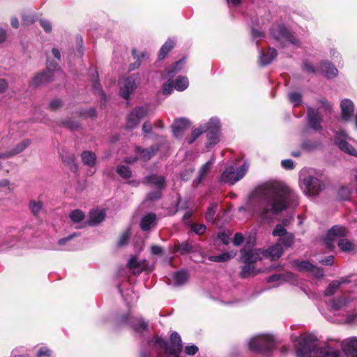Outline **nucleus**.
<instances>
[{
	"mask_svg": "<svg viewBox=\"0 0 357 357\" xmlns=\"http://www.w3.org/2000/svg\"><path fill=\"white\" fill-rule=\"evenodd\" d=\"M249 349L253 352L265 354L273 350L276 345L274 336L261 333L252 337L248 342Z\"/></svg>",
	"mask_w": 357,
	"mask_h": 357,
	"instance_id": "nucleus-5",
	"label": "nucleus"
},
{
	"mask_svg": "<svg viewBox=\"0 0 357 357\" xmlns=\"http://www.w3.org/2000/svg\"><path fill=\"white\" fill-rule=\"evenodd\" d=\"M316 341L313 335L301 337L297 345V357H340V353L331 347L318 348Z\"/></svg>",
	"mask_w": 357,
	"mask_h": 357,
	"instance_id": "nucleus-3",
	"label": "nucleus"
},
{
	"mask_svg": "<svg viewBox=\"0 0 357 357\" xmlns=\"http://www.w3.org/2000/svg\"><path fill=\"white\" fill-rule=\"evenodd\" d=\"M155 220V215L153 213H150L145 215L141 221V228L144 231H147L153 225Z\"/></svg>",
	"mask_w": 357,
	"mask_h": 357,
	"instance_id": "nucleus-30",
	"label": "nucleus"
},
{
	"mask_svg": "<svg viewBox=\"0 0 357 357\" xmlns=\"http://www.w3.org/2000/svg\"><path fill=\"white\" fill-rule=\"evenodd\" d=\"M31 144V140L25 139L16 144L13 148L0 153V159H6L13 157L23 152Z\"/></svg>",
	"mask_w": 357,
	"mask_h": 357,
	"instance_id": "nucleus-15",
	"label": "nucleus"
},
{
	"mask_svg": "<svg viewBox=\"0 0 357 357\" xmlns=\"http://www.w3.org/2000/svg\"><path fill=\"white\" fill-rule=\"evenodd\" d=\"M153 126L149 122L146 121L142 126L143 135L145 137H149L152 134Z\"/></svg>",
	"mask_w": 357,
	"mask_h": 357,
	"instance_id": "nucleus-50",
	"label": "nucleus"
},
{
	"mask_svg": "<svg viewBox=\"0 0 357 357\" xmlns=\"http://www.w3.org/2000/svg\"><path fill=\"white\" fill-rule=\"evenodd\" d=\"M206 229V227L204 225H195L192 226L193 231L199 235L204 234Z\"/></svg>",
	"mask_w": 357,
	"mask_h": 357,
	"instance_id": "nucleus-55",
	"label": "nucleus"
},
{
	"mask_svg": "<svg viewBox=\"0 0 357 357\" xmlns=\"http://www.w3.org/2000/svg\"><path fill=\"white\" fill-rule=\"evenodd\" d=\"M243 240L244 238L243 235L240 233H236L234 236L233 243L235 245L238 246L243 243Z\"/></svg>",
	"mask_w": 357,
	"mask_h": 357,
	"instance_id": "nucleus-60",
	"label": "nucleus"
},
{
	"mask_svg": "<svg viewBox=\"0 0 357 357\" xmlns=\"http://www.w3.org/2000/svg\"><path fill=\"white\" fill-rule=\"evenodd\" d=\"M321 73L328 78H333L337 76V69L330 62L326 61L320 64L319 67Z\"/></svg>",
	"mask_w": 357,
	"mask_h": 357,
	"instance_id": "nucleus-19",
	"label": "nucleus"
},
{
	"mask_svg": "<svg viewBox=\"0 0 357 357\" xmlns=\"http://www.w3.org/2000/svg\"><path fill=\"white\" fill-rule=\"evenodd\" d=\"M277 56L275 49L269 48L267 52H262L259 56V63L262 66L269 64Z\"/></svg>",
	"mask_w": 357,
	"mask_h": 357,
	"instance_id": "nucleus-24",
	"label": "nucleus"
},
{
	"mask_svg": "<svg viewBox=\"0 0 357 357\" xmlns=\"http://www.w3.org/2000/svg\"><path fill=\"white\" fill-rule=\"evenodd\" d=\"M348 234L347 229L340 225L333 226L327 233L323 240V244L326 248L332 250L335 248V243L337 241V245L343 252L356 251V245L351 241L344 238Z\"/></svg>",
	"mask_w": 357,
	"mask_h": 357,
	"instance_id": "nucleus-4",
	"label": "nucleus"
},
{
	"mask_svg": "<svg viewBox=\"0 0 357 357\" xmlns=\"http://www.w3.org/2000/svg\"><path fill=\"white\" fill-rule=\"evenodd\" d=\"M52 351L47 347H41L38 352L37 353V357H42L43 356H46L50 357L51 356Z\"/></svg>",
	"mask_w": 357,
	"mask_h": 357,
	"instance_id": "nucleus-58",
	"label": "nucleus"
},
{
	"mask_svg": "<svg viewBox=\"0 0 357 357\" xmlns=\"http://www.w3.org/2000/svg\"><path fill=\"white\" fill-rule=\"evenodd\" d=\"M347 281L346 279L342 278L339 280H334L332 282H331L327 287V289L324 291V296H330L333 295L340 288V286L342 284L346 283Z\"/></svg>",
	"mask_w": 357,
	"mask_h": 357,
	"instance_id": "nucleus-27",
	"label": "nucleus"
},
{
	"mask_svg": "<svg viewBox=\"0 0 357 357\" xmlns=\"http://www.w3.org/2000/svg\"><path fill=\"white\" fill-rule=\"evenodd\" d=\"M82 161L84 165L93 167L96 162V156L94 153L85 151L82 154Z\"/></svg>",
	"mask_w": 357,
	"mask_h": 357,
	"instance_id": "nucleus-28",
	"label": "nucleus"
},
{
	"mask_svg": "<svg viewBox=\"0 0 357 357\" xmlns=\"http://www.w3.org/2000/svg\"><path fill=\"white\" fill-rule=\"evenodd\" d=\"M15 241L16 239L14 237H6L0 240V252L13 247Z\"/></svg>",
	"mask_w": 357,
	"mask_h": 357,
	"instance_id": "nucleus-35",
	"label": "nucleus"
},
{
	"mask_svg": "<svg viewBox=\"0 0 357 357\" xmlns=\"http://www.w3.org/2000/svg\"><path fill=\"white\" fill-rule=\"evenodd\" d=\"M301 187L308 196L317 195L324 188V183L315 176L307 175L301 180Z\"/></svg>",
	"mask_w": 357,
	"mask_h": 357,
	"instance_id": "nucleus-8",
	"label": "nucleus"
},
{
	"mask_svg": "<svg viewBox=\"0 0 357 357\" xmlns=\"http://www.w3.org/2000/svg\"><path fill=\"white\" fill-rule=\"evenodd\" d=\"M194 250V248L188 242L181 243L178 248V252L181 254H185Z\"/></svg>",
	"mask_w": 357,
	"mask_h": 357,
	"instance_id": "nucleus-47",
	"label": "nucleus"
},
{
	"mask_svg": "<svg viewBox=\"0 0 357 357\" xmlns=\"http://www.w3.org/2000/svg\"><path fill=\"white\" fill-rule=\"evenodd\" d=\"M294 243V236L293 234H286L285 236L278 239V243L285 248L291 247Z\"/></svg>",
	"mask_w": 357,
	"mask_h": 357,
	"instance_id": "nucleus-38",
	"label": "nucleus"
},
{
	"mask_svg": "<svg viewBox=\"0 0 357 357\" xmlns=\"http://www.w3.org/2000/svg\"><path fill=\"white\" fill-rule=\"evenodd\" d=\"M119 83H122L123 84H127L129 86H131L132 89H136L137 84H139V79L137 75H132L130 77H127L125 78H122Z\"/></svg>",
	"mask_w": 357,
	"mask_h": 357,
	"instance_id": "nucleus-34",
	"label": "nucleus"
},
{
	"mask_svg": "<svg viewBox=\"0 0 357 357\" xmlns=\"http://www.w3.org/2000/svg\"><path fill=\"white\" fill-rule=\"evenodd\" d=\"M135 153L137 156L135 157H127L124 158L123 161L126 163L133 164L136 162L137 160H140L144 162H146L149 160L155 154L154 150L151 149H141L140 147H137L135 149Z\"/></svg>",
	"mask_w": 357,
	"mask_h": 357,
	"instance_id": "nucleus-14",
	"label": "nucleus"
},
{
	"mask_svg": "<svg viewBox=\"0 0 357 357\" xmlns=\"http://www.w3.org/2000/svg\"><path fill=\"white\" fill-rule=\"evenodd\" d=\"M297 266L301 271H312L314 265L309 261H302L297 263Z\"/></svg>",
	"mask_w": 357,
	"mask_h": 357,
	"instance_id": "nucleus-49",
	"label": "nucleus"
},
{
	"mask_svg": "<svg viewBox=\"0 0 357 357\" xmlns=\"http://www.w3.org/2000/svg\"><path fill=\"white\" fill-rule=\"evenodd\" d=\"M271 33L277 40H286L295 47L300 45L299 40L284 26L275 25L271 28Z\"/></svg>",
	"mask_w": 357,
	"mask_h": 357,
	"instance_id": "nucleus-11",
	"label": "nucleus"
},
{
	"mask_svg": "<svg viewBox=\"0 0 357 357\" xmlns=\"http://www.w3.org/2000/svg\"><path fill=\"white\" fill-rule=\"evenodd\" d=\"M346 305V301L343 298L333 300L331 302V307L333 310H338Z\"/></svg>",
	"mask_w": 357,
	"mask_h": 357,
	"instance_id": "nucleus-44",
	"label": "nucleus"
},
{
	"mask_svg": "<svg viewBox=\"0 0 357 357\" xmlns=\"http://www.w3.org/2000/svg\"><path fill=\"white\" fill-rule=\"evenodd\" d=\"M105 218V213L102 210L91 211L89 214V224L91 226L96 225L102 222Z\"/></svg>",
	"mask_w": 357,
	"mask_h": 357,
	"instance_id": "nucleus-23",
	"label": "nucleus"
},
{
	"mask_svg": "<svg viewBox=\"0 0 357 357\" xmlns=\"http://www.w3.org/2000/svg\"><path fill=\"white\" fill-rule=\"evenodd\" d=\"M39 23L46 33H50L52 31V24L50 21L45 19H41Z\"/></svg>",
	"mask_w": 357,
	"mask_h": 357,
	"instance_id": "nucleus-51",
	"label": "nucleus"
},
{
	"mask_svg": "<svg viewBox=\"0 0 357 357\" xmlns=\"http://www.w3.org/2000/svg\"><path fill=\"white\" fill-rule=\"evenodd\" d=\"M188 279V274L187 272L181 271L174 273V283L176 286L183 284L187 282Z\"/></svg>",
	"mask_w": 357,
	"mask_h": 357,
	"instance_id": "nucleus-31",
	"label": "nucleus"
},
{
	"mask_svg": "<svg viewBox=\"0 0 357 357\" xmlns=\"http://www.w3.org/2000/svg\"><path fill=\"white\" fill-rule=\"evenodd\" d=\"M84 213L79 209L73 210L69 214L70 219L75 223L80 222L84 219Z\"/></svg>",
	"mask_w": 357,
	"mask_h": 357,
	"instance_id": "nucleus-37",
	"label": "nucleus"
},
{
	"mask_svg": "<svg viewBox=\"0 0 357 357\" xmlns=\"http://www.w3.org/2000/svg\"><path fill=\"white\" fill-rule=\"evenodd\" d=\"M62 105V102L60 100H53L50 103V107L54 110L59 108Z\"/></svg>",
	"mask_w": 357,
	"mask_h": 357,
	"instance_id": "nucleus-63",
	"label": "nucleus"
},
{
	"mask_svg": "<svg viewBox=\"0 0 357 357\" xmlns=\"http://www.w3.org/2000/svg\"><path fill=\"white\" fill-rule=\"evenodd\" d=\"M63 162H65L68 166V168L72 172H76L77 171V165L75 162V158L73 155H69L66 158H62Z\"/></svg>",
	"mask_w": 357,
	"mask_h": 357,
	"instance_id": "nucleus-43",
	"label": "nucleus"
},
{
	"mask_svg": "<svg viewBox=\"0 0 357 357\" xmlns=\"http://www.w3.org/2000/svg\"><path fill=\"white\" fill-rule=\"evenodd\" d=\"M248 169V165L244 163L240 168L229 167L226 168L220 176L222 181L229 184H234L241 179Z\"/></svg>",
	"mask_w": 357,
	"mask_h": 357,
	"instance_id": "nucleus-9",
	"label": "nucleus"
},
{
	"mask_svg": "<svg viewBox=\"0 0 357 357\" xmlns=\"http://www.w3.org/2000/svg\"><path fill=\"white\" fill-rule=\"evenodd\" d=\"M347 137V135L344 132H341L335 137V143L338 147L344 152L355 156L357 158V150L355 149L351 144H349L346 140L341 137Z\"/></svg>",
	"mask_w": 357,
	"mask_h": 357,
	"instance_id": "nucleus-16",
	"label": "nucleus"
},
{
	"mask_svg": "<svg viewBox=\"0 0 357 357\" xmlns=\"http://www.w3.org/2000/svg\"><path fill=\"white\" fill-rule=\"evenodd\" d=\"M128 266L129 268H136L139 266V263L137 261V259L134 257H131L128 263Z\"/></svg>",
	"mask_w": 357,
	"mask_h": 357,
	"instance_id": "nucleus-64",
	"label": "nucleus"
},
{
	"mask_svg": "<svg viewBox=\"0 0 357 357\" xmlns=\"http://www.w3.org/2000/svg\"><path fill=\"white\" fill-rule=\"evenodd\" d=\"M258 273L252 264H245L241 271L242 278H248L250 275H256Z\"/></svg>",
	"mask_w": 357,
	"mask_h": 357,
	"instance_id": "nucleus-32",
	"label": "nucleus"
},
{
	"mask_svg": "<svg viewBox=\"0 0 357 357\" xmlns=\"http://www.w3.org/2000/svg\"><path fill=\"white\" fill-rule=\"evenodd\" d=\"M188 121L183 118L175 120L172 125V131L174 135L176 137L181 136L182 132L188 126Z\"/></svg>",
	"mask_w": 357,
	"mask_h": 357,
	"instance_id": "nucleus-22",
	"label": "nucleus"
},
{
	"mask_svg": "<svg viewBox=\"0 0 357 357\" xmlns=\"http://www.w3.org/2000/svg\"><path fill=\"white\" fill-rule=\"evenodd\" d=\"M320 106L317 110L309 107L307 110V116L309 119V124L312 128L315 130H319L321 128L320 123L322 119L320 114L322 112L329 113L331 110V105L326 100H321Z\"/></svg>",
	"mask_w": 357,
	"mask_h": 357,
	"instance_id": "nucleus-7",
	"label": "nucleus"
},
{
	"mask_svg": "<svg viewBox=\"0 0 357 357\" xmlns=\"http://www.w3.org/2000/svg\"><path fill=\"white\" fill-rule=\"evenodd\" d=\"M130 237V232L129 230H126L120 236V238L118 242V245L121 246V247L126 245L128 243Z\"/></svg>",
	"mask_w": 357,
	"mask_h": 357,
	"instance_id": "nucleus-48",
	"label": "nucleus"
},
{
	"mask_svg": "<svg viewBox=\"0 0 357 357\" xmlns=\"http://www.w3.org/2000/svg\"><path fill=\"white\" fill-rule=\"evenodd\" d=\"M116 172L120 176L124 178H129L132 176V171L130 168L126 165L117 166Z\"/></svg>",
	"mask_w": 357,
	"mask_h": 357,
	"instance_id": "nucleus-39",
	"label": "nucleus"
},
{
	"mask_svg": "<svg viewBox=\"0 0 357 357\" xmlns=\"http://www.w3.org/2000/svg\"><path fill=\"white\" fill-rule=\"evenodd\" d=\"M175 45L176 40L173 38H169L161 47L158 54V59H164L167 54L174 47Z\"/></svg>",
	"mask_w": 357,
	"mask_h": 357,
	"instance_id": "nucleus-26",
	"label": "nucleus"
},
{
	"mask_svg": "<svg viewBox=\"0 0 357 357\" xmlns=\"http://www.w3.org/2000/svg\"><path fill=\"white\" fill-rule=\"evenodd\" d=\"M34 22V17L31 15H23L22 24L29 26Z\"/></svg>",
	"mask_w": 357,
	"mask_h": 357,
	"instance_id": "nucleus-54",
	"label": "nucleus"
},
{
	"mask_svg": "<svg viewBox=\"0 0 357 357\" xmlns=\"http://www.w3.org/2000/svg\"><path fill=\"white\" fill-rule=\"evenodd\" d=\"M198 351V347L195 345L186 346L185 348V352L188 355H194Z\"/></svg>",
	"mask_w": 357,
	"mask_h": 357,
	"instance_id": "nucleus-59",
	"label": "nucleus"
},
{
	"mask_svg": "<svg viewBox=\"0 0 357 357\" xmlns=\"http://www.w3.org/2000/svg\"><path fill=\"white\" fill-rule=\"evenodd\" d=\"M220 128V121L216 118H211L210 121L206 124L205 132L208 137V145L215 144L218 141V132Z\"/></svg>",
	"mask_w": 357,
	"mask_h": 357,
	"instance_id": "nucleus-13",
	"label": "nucleus"
},
{
	"mask_svg": "<svg viewBox=\"0 0 357 357\" xmlns=\"http://www.w3.org/2000/svg\"><path fill=\"white\" fill-rule=\"evenodd\" d=\"M213 163H214V159L211 158L210 160H208L204 165H203L200 167V169L198 172V176L194 182L196 183L197 184L201 183L202 181H203V179L206 176V175L211 170Z\"/></svg>",
	"mask_w": 357,
	"mask_h": 357,
	"instance_id": "nucleus-21",
	"label": "nucleus"
},
{
	"mask_svg": "<svg viewBox=\"0 0 357 357\" xmlns=\"http://www.w3.org/2000/svg\"><path fill=\"white\" fill-rule=\"evenodd\" d=\"M119 90L121 96L126 100H129L130 96L135 91V89H132L131 86L127 84H123L122 83H119Z\"/></svg>",
	"mask_w": 357,
	"mask_h": 357,
	"instance_id": "nucleus-33",
	"label": "nucleus"
},
{
	"mask_svg": "<svg viewBox=\"0 0 357 357\" xmlns=\"http://www.w3.org/2000/svg\"><path fill=\"white\" fill-rule=\"evenodd\" d=\"M174 87L172 82L169 81L168 83L165 84L162 89V92L165 95H169L172 91Z\"/></svg>",
	"mask_w": 357,
	"mask_h": 357,
	"instance_id": "nucleus-57",
	"label": "nucleus"
},
{
	"mask_svg": "<svg viewBox=\"0 0 357 357\" xmlns=\"http://www.w3.org/2000/svg\"><path fill=\"white\" fill-rule=\"evenodd\" d=\"M252 197L259 202L263 217L268 212L275 213L298 204L297 195L284 183L275 181L257 187Z\"/></svg>",
	"mask_w": 357,
	"mask_h": 357,
	"instance_id": "nucleus-1",
	"label": "nucleus"
},
{
	"mask_svg": "<svg viewBox=\"0 0 357 357\" xmlns=\"http://www.w3.org/2000/svg\"><path fill=\"white\" fill-rule=\"evenodd\" d=\"M215 213V211L214 207H211L208 209L207 212L206 213V219L207 221H213L214 218V215Z\"/></svg>",
	"mask_w": 357,
	"mask_h": 357,
	"instance_id": "nucleus-61",
	"label": "nucleus"
},
{
	"mask_svg": "<svg viewBox=\"0 0 357 357\" xmlns=\"http://www.w3.org/2000/svg\"><path fill=\"white\" fill-rule=\"evenodd\" d=\"M206 125L201 126L199 128L195 129L192 132L191 137L188 139V144H192L202 133L205 132Z\"/></svg>",
	"mask_w": 357,
	"mask_h": 357,
	"instance_id": "nucleus-41",
	"label": "nucleus"
},
{
	"mask_svg": "<svg viewBox=\"0 0 357 357\" xmlns=\"http://www.w3.org/2000/svg\"><path fill=\"white\" fill-rule=\"evenodd\" d=\"M63 124L68 128L73 130H76L79 127V123L78 121H74V120L67 121L66 122H63Z\"/></svg>",
	"mask_w": 357,
	"mask_h": 357,
	"instance_id": "nucleus-52",
	"label": "nucleus"
},
{
	"mask_svg": "<svg viewBox=\"0 0 357 357\" xmlns=\"http://www.w3.org/2000/svg\"><path fill=\"white\" fill-rule=\"evenodd\" d=\"M351 194V190L348 187H342L338 190V197L342 200L349 199Z\"/></svg>",
	"mask_w": 357,
	"mask_h": 357,
	"instance_id": "nucleus-42",
	"label": "nucleus"
},
{
	"mask_svg": "<svg viewBox=\"0 0 357 357\" xmlns=\"http://www.w3.org/2000/svg\"><path fill=\"white\" fill-rule=\"evenodd\" d=\"M158 347L164 349L167 353L176 355L182 350L181 338L177 333H172L170 337V343L167 344L158 337Z\"/></svg>",
	"mask_w": 357,
	"mask_h": 357,
	"instance_id": "nucleus-10",
	"label": "nucleus"
},
{
	"mask_svg": "<svg viewBox=\"0 0 357 357\" xmlns=\"http://www.w3.org/2000/svg\"><path fill=\"white\" fill-rule=\"evenodd\" d=\"M342 349L347 357H357V337L344 340L342 342Z\"/></svg>",
	"mask_w": 357,
	"mask_h": 357,
	"instance_id": "nucleus-17",
	"label": "nucleus"
},
{
	"mask_svg": "<svg viewBox=\"0 0 357 357\" xmlns=\"http://www.w3.org/2000/svg\"><path fill=\"white\" fill-rule=\"evenodd\" d=\"M174 89L178 91L185 90L189 86V81L186 77L178 76L175 80L172 81Z\"/></svg>",
	"mask_w": 357,
	"mask_h": 357,
	"instance_id": "nucleus-29",
	"label": "nucleus"
},
{
	"mask_svg": "<svg viewBox=\"0 0 357 357\" xmlns=\"http://www.w3.org/2000/svg\"><path fill=\"white\" fill-rule=\"evenodd\" d=\"M121 324H128L138 334L144 339L142 341V349L141 357H151L156 352V337L155 333L151 337H146L150 334V329L148 322L142 317H135L129 313L120 318Z\"/></svg>",
	"mask_w": 357,
	"mask_h": 357,
	"instance_id": "nucleus-2",
	"label": "nucleus"
},
{
	"mask_svg": "<svg viewBox=\"0 0 357 357\" xmlns=\"http://www.w3.org/2000/svg\"><path fill=\"white\" fill-rule=\"evenodd\" d=\"M282 167L286 169H292L294 167V164L292 160H284L281 162Z\"/></svg>",
	"mask_w": 357,
	"mask_h": 357,
	"instance_id": "nucleus-56",
	"label": "nucleus"
},
{
	"mask_svg": "<svg viewBox=\"0 0 357 357\" xmlns=\"http://www.w3.org/2000/svg\"><path fill=\"white\" fill-rule=\"evenodd\" d=\"M254 244L250 237V241L246 242L245 247L241 250V260L245 264H253L258 260L265 258L266 253L261 249L253 248Z\"/></svg>",
	"mask_w": 357,
	"mask_h": 357,
	"instance_id": "nucleus-6",
	"label": "nucleus"
},
{
	"mask_svg": "<svg viewBox=\"0 0 357 357\" xmlns=\"http://www.w3.org/2000/svg\"><path fill=\"white\" fill-rule=\"evenodd\" d=\"M235 256V253L229 254V253H223L218 256H213L211 257V259L214 261H226L229 259L234 257Z\"/></svg>",
	"mask_w": 357,
	"mask_h": 357,
	"instance_id": "nucleus-45",
	"label": "nucleus"
},
{
	"mask_svg": "<svg viewBox=\"0 0 357 357\" xmlns=\"http://www.w3.org/2000/svg\"><path fill=\"white\" fill-rule=\"evenodd\" d=\"M29 207L31 213L34 216H37L42 210L43 202L40 201L31 200L29 203Z\"/></svg>",
	"mask_w": 357,
	"mask_h": 357,
	"instance_id": "nucleus-36",
	"label": "nucleus"
},
{
	"mask_svg": "<svg viewBox=\"0 0 357 357\" xmlns=\"http://www.w3.org/2000/svg\"><path fill=\"white\" fill-rule=\"evenodd\" d=\"M341 114L343 120L351 121L354 115V102L348 98L343 99L340 102Z\"/></svg>",
	"mask_w": 357,
	"mask_h": 357,
	"instance_id": "nucleus-18",
	"label": "nucleus"
},
{
	"mask_svg": "<svg viewBox=\"0 0 357 357\" xmlns=\"http://www.w3.org/2000/svg\"><path fill=\"white\" fill-rule=\"evenodd\" d=\"M47 81H49V79L47 78V75L46 73H43L38 75L34 79V82L36 84H40Z\"/></svg>",
	"mask_w": 357,
	"mask_h": 357,
	"instance_id": "nucleus-53",
	"label": "nucleus"
},
{
	"mask_svg": "<svg viewBox=\"0 0 357 357\" xmlns=\"http://www.w3.org/2000/svg\"><path fill=\"white\" fill-rule=\"evenodd\" d=\"M148 113L149 109L146 106L135 107L127 116L126 126L130 129L135 128L141 119L148 115Z\"/></svg>",
	"mask_w": 357,
	"mask_h": 357,
	"instance_id": "nucleus-12",
	"label": "nucleus"
},
{
	"mask_svg": "<svg viewBox=\"0 0 357 357\" xmlns=\"http://www.w3.org/2000/svg\"><path fill=\"white\" fill-rule=\"evenodd\" d=\"M289 98L290 102L294 104V105L298 106L302 100L301 95L296 92H291L289 94Z\"/></svg>",
	"mask_w": 357,
	"mask_h": 357,
	"instance_id": "nucleus-46",
	"label": "nucleus"
},
{
	"mask_svg": "<svg viewBox=\"0 0 357 357\" xmlns=\"http://www.w3.org/2000/svg\"><path fill=\"white\" fill-rule=\"evenodd\" d=\"M313 275L316 277V278H322L324 276V271L319 268V267H317L315 266H313V268L312 269V271H311Z\"/></svg>",
	"mask_w": 357,
	"mask_h": 357,
	"instance_id": "nucleus-62",
	"label": "nucleus"
},
{
	"mask_svg": "<svg viewBox=\"0 0 357 357\" xmlns=\"http://www.w3.org/2000/svg\"><path fill=\"white\" fill-rule=\"evenodd\" d=\"M272 234L273 236L278 237L279 239L285 236L286 234H289L290 233L287 231L282 225L278 224L276 225Z\"/></svg>",
	"mask_w": 357,
	"mask_h": 357,
	"instance_id": "nucleus-40",
	"label": "nucleus"
},
{
	"mask_svg": "<svg viewBox=\"0 0 357 357\" xmlns=\"http://www.w3.org/2000/svg\"><path fill=\"white\" fill-rule=\"evenodd\" d=\"M295 276L291 273H287L285 274H275L273 275H271L267 279V281L268 282H279L280 284L282 282H291L294 280Z\"/></svg>",
	"mask_w": 357,
	"mask_h": 357,
	"instance_id": "nucleus-25",
	"label": "nucleus"
},
{
	"mask_svg": "<svg viewBox=\"0 0 357 357\" xmlns=\"http://www.w3.org/2000/svg\"><path fill=\"white\" fill-rule=\"evenodd\" d=\"M266 253L265 258H269L271 260L279 259L283 253V249L280 244H275L268 249L264 250Z\"/></svg>",
	"mask_w": 357,
	"mask_h": 357,
	"instance_id": "nucleus-20",
	"label": "nucleus"
}]
</instances>
